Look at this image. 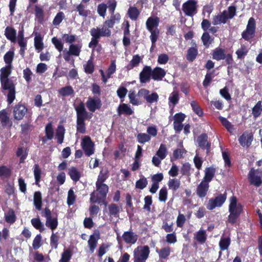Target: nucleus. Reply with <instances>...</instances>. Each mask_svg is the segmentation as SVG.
Instances as JSON below:
<instances>
[{
  "label": "nucleus",
  "instance_id": "nucleus-1",
  "mask_svg": "<svg viewBox=\"0 0 262 262\" xmlns=\"http://www.w3.org/2000/svg\"><path fill=\"white\" fill-rule=\"evenodd\" d=\"M12 66L6 65L0 70V81L2 89L7 91V101L9 104H11L15 99L16 84L10 79L9 77L12 70Z\"/></svg>",
  "mask_w": 262,
  "mask_h": 262
},
{
  "label": "nucleus",
  "instance_id": "nucleus-2",
  "mask_svg": "<svg viewBox=\"0 0 262 262\" xmlns=\"http://www.w3.org/2000/svg\"><path fill=\"white\" fill-rule=\"evenodd\" d=\"M96 191L90 194V203H97L100 205L104 204L106 206V199L108 192V186L104 183H96Z\"/></svg>",
  "mask_w": 262,
  "mask_h": 262
},
{
  "label": "nucleus",
  "instance_id": "nucleus-3",
  "mask_svg": "<svg viewBox=\"0 0 262 262\" xmlns=\"http://www.w3.org/2000/svg\"><path fill=\"white\" fill-rule=\"evenodd\" d=\"M229 211L230 214L228 217V221L231 224L234 225L237 222L243 211V206L241 204H237V198L235 196L230 198Z\"/></svg>",
  "mask_w": 262,
  "mask_h": 262
},
{
  "label": "nucleus",
  "instance_id": "nucleus-4",
  "mask_svg": "<svg viewBox=\"0 0 262 262\" xmlns=\"http://www.w3.org/2000/svg\"><path fill=\"white\" fill-rule=\"evenodd\" d=\"M160 18L157 16H150L147 18L146 21V29L150 33V39L152 43L151 47L155 46L160 34V31L158 28Z\"/></svg>",
  "mask_w": 262,
  "mask_h": 262
},
{
  "label": "nucleus",
  "instance_id": "nucleus-5",
  "mask_svg": "<svg viewBox=\"0 0 262 262\" xmlns=\"http://www.w3.org/2000/svg\"><path fill=\"white\" fill-rule=\"evenodd\" d=\"M236 8L234 5L228 7V10H224L222 12L213 16L212 24L217 25L225 24L228 19H232L236 15Z\"/></svg>",
  "mask_w": 262,
  "mask_h": 262
},
{
  "label": "nucleus",
  "instance_id": "nucleus-6",
  "mask_svg": "<svg viewBox=\"0 0 262 262\" xmlns=\"http://www.w3.org/2000/svg\"><path fill=\"white\" fill-rule=\"evenodd\" d=\"M90 34L92 36L91 41L89 43V47L94 48L99 45V39L101 37H109L111 35V31L107 29L100 30L99 28H93L91 29Z\"/></svg>",
  "mask_w": 262,
  "mask_h": 262
},
{
  "label": "nucleus",
  "instance_id": "nucleus-7",
  "mask_svg": "<svg viewBox=\"0 0 262 262\" xmlns=\"http://www.w3.org/2000/svg\"><path fill=\"white\" fill-rule=\"evenodd\" d=\"M212 57L217 61L225 60L227 64H232L234 60L231 54H226L225 50L223 48H216L212 52Z\"/></svg>",
  "mask_w": 262,
  "mask_h": 262
},
{
  "label": "nucleus",
  "instance_id": "nucleus-8",
  "mask_svg": "<svg viewBox=\"0 0 262 262\" xmlns=\"http://www.w3.org/2000/svg\"><path fill=\"white\" fill-rule=\"evenodd\" d=\"M149 253L148 246H138L134 251V262H146Z\"/></svg>",
  "mask_w": 262,
  "mask_h": 262
},
{
  "label": "nucleus",
  "instance_id": "nucleus-9",
  "mask_svg": "<svg viewBox=\"0 0 262 262\" xmlns=\"http://www.w3.org/2000/svg\"><path fill=\"white\" fill-rule=\"evenodd\" d=\"M256 31V21L255 19L251 17L248 21L246 29L242 33V38L246 41H249L252 39Z\"/></svg>",
  "mask_w": 262,
  "mask_h": 262
},
{
  "label": "nucleus",
  "instance_id": "nucleus-10",
  "mask_svg": "<svg viewBox=\"0 0 262 262\" xmlns=\"http://www.w3.org/2000/svg\"><path fill=\"white\" fill-rule=\"evenodd\" d=\"M198 147L203 150H205L206 154L209 155L211 150V142L206 133H202L196 139Z\"/></svg>",
  "mask_w": 262,
  "mask_h": 262
},
{
  "label": "nucleus",
  "instance_id": "nucleus-11",
  "mask_svg": "<svg viewBox=\"0 0 262 262\" xmlns=\"http://www.w3.org/2000/svg\"><path fill=\"white\" fill-rule=\"evenodd\" d=\"M227 198L226 193H220L215 198L210 199L207 204V208L212 210L215 207H220L225 202Z\"/></svg>",
  "mask_w": 262,
  "mask_h": 262
},
{
  "label": "nucleus",
  "instance_id": "nucleus-12",
  "mask_svg": "<svg viewBox=\"0 0 262 262\" xmlns=\"http://www.w3.org/2000/svg\"><path fill=\"white\" fill-rule=\"evenodd\" d=\"M42 216L46 218V225L52 230H54L58 226L57 217L52 218V213L49 208L46 207L41 212Z\"/></svg>",
  "mask_w": 262,
  "mask_h": 262
},
{
  "label": "nucleus",
  "instance_id": "nucleus-13",
  "mask_svg": "<svg viewBox=\"0 0 262 262\" xmlns=\"http://www.w3.org/2000/svg\"><path fill=\"white\" fill-rule=\"evenodd\" d=\"M74 108L76 112V123H85V120L88 118V113L85 108L84 103L81 101L78 105L75 106Z\"/></svg>",
  "mask_w": 262,
  "mask_h": 262
},
{
  "label": "nucleus",
  "instance_id": "nucleus-14",
  "mask_svg": "<svg viewBox=\"0 0 262 262\" xmlns=\"http://www.w3.org/2000/svg\"><path fill=\"white\" fill-rule=\"evenodd\" d=\"M182 10L185 15L193 16L197 12V2L194 0H188L183 4Z\"/></svg>",
  "mask_w": 262,
  "mask_h": 262
},
{
  "label": "nucleus",
  "instance_id": "nucleus-15",
  "mask_svg": "<svg viewBox=\"0 0 262 262\" xmlns=\"http://www.w3.org/2000/svg\"><path fill=\"white\" fill-rule=\"evenodd\" d=\"M262 172L255 170L253 169L250 170L248 174V179L251 184L256 187L260 186L262 184Z\"/></svg>",
  "mask_w": 262,
  "mask_h": 262
},
{
  "label": "nucleus",
  "instance_id": "nucleus-16",
  "mask_svg": "<svg viewBox=\"0 0 262 262\" xmlns=\"http://www.w3.org/2000/svg\"><path fill=\"white\" fill-rule=\"evenodd\" d=\"M86 106L90 112L94 113L96 110H99L101 107V99L98 97H89L86 102Z\"/></svg>",
  "mask_w": 262,
  "mask_h": 262
},
{
  "label": "nucleus",
  "instance_id": "nucleus-17",
  "mask_svg": "<svg viewBox=\"0 0 262 262\" xmlns=\"http://www.w3.org/2000/svg\"><path fill=\"white\" fill-rule=\"evenodd\" d=\"M81 146L86 156L90 157L94 154V143L89 136H85L82 139Z\"/></svg>",
  "mask_w": 262,
  "mask_h": 262
},
{
  "label": "nucleus",
  "instance_id": "nucleus-18",
  "mask_svg": "<svg viewBox=\"0 0 262 262\" xmlns=\"http://www.w3.org/2000/svg\"><path fill=\"white\" fill-rule=\"evenodd\" d=\"M152 79V69L151 67L145 66L139 74L140 82L141 83H146Z\"/></svg>",
  "mask_w": 262,
  "mask_h": 262
},
{
  "label": "nucleus",
  "instance_id": "nucleus-19",
  "mask_svg": "<svg viewBox=\"0 0 262 262\" xmlns=\"http://www.w3.org/2000/svg\"><path fill=\"white\" fill-rule=\"evenodd\" d=\"M28 111L27 108L23 104H16L13 111L14 118L17 120L23 119Z\"/></svg>",
  "mask_w": 262,
  "mask_h": 262
},
{
  "label": "nucleus",
  "instance_id": "nucleus-20",
  "mask_svg": "<svg viewBox=\"0 0 262 262\" xmlns=\"http://www.w3.org/2000/svg\"><path fill=\"white\" fill-rule=\"evenodd\" d=\"M253 140L252 133L244 132L238 138V142L240 145L243 147H249L251 145Z\"/></svg>",
  "mask_w": 262,
  "mask_h": 262
},
{
  "label": "nucleus",
  "instance_id": "nucleus-21",
  "mask_svg": "<svg viewBox=\"0 0 262 262\" xmlns=\"http://www.w3.org/2000/svg\"><path fill=\"white\" fill-rule=\"evenodd\" d=\"M100 233L98 230L94 231V233L90 236L89 239L88 241L90 251L93 253L97 247L98 241L100 239Z\"/></svg>",
  "mask_w": 262,
  "mask_h": 262
},
{
  "label": "nucleus",
  "instance_id": "nucleus-22",
  "mask_svg": "<svg viewBox=\"0 0 262 262\" xmlns=\"http://www.w3.org/2000/svg\"><path fill=\"white\" fill-rule=\"evenodd\" d=\"M209 188V184L202 181L196 188V192L198 196L200 198H204L207 194Z\"/></svg>",
  "mask_w": 262,
  "mask_h": 262
},
{
  "label": "nucleus",
  "instance_id": "nucleus-23",
  "mask_svg": "<svg viewBox=\"0 0 262 262\" xmlns=\"http://www.w3.org/2000/svg\"><path fill=\"white\" fill-rule=\"evenodd\" d=\"M117 111L118 115L119 116H120L122 115L130 116L134 113V111L131 108L130 105L124 103L120 104L118 106Z\"/></svg>",
  "mask_w": 262,
  "mask_h": 262
},
{
  "label": "nucleus",
  "instance_id": "nucleus-24",
  "mask_svg": "<svg viewBox=\"0 0 262 262\" xmlns=\"http://www.w3.org/2000/svg\"><path fill=\"white\" fill-rule=\"evenodd\" d=\"M166 71L161 67H157L152 69V79L161 81L166 75Z\"/></svg>",
  "mask_w": 262,
  "mask_h": 262
},
{
  "label": "nucleus",
  "instance_id": "nucleus-25",
  "mask_svg": "<svg viewBox=\"0 0 262 262\" xmlns=\"http://www.w3.org/2000/svg\"><path fill=\"white\" fill-rule=\"evenodd\" d=\"M198 55V46L195 43L193 45V46L190 47L187 51L186 55V59L189 62H193L196 58Z\"/></svg>",
  "mask_w": 262,
  "mask_h": 262
},
{
  "label": "nucleus",
  "instance_id": "nucleus-26",
  "mask_svg": "<svg viewBox=\"0 0 262 262\" xmlns=\"http://www.w3.org/2000/svg\"><path fill=\"white\" fill-rule=\"evenodd\" d=\"M122 238L126 244H134L138 239V235L132 231H128L123 233Z\"/></svg>",
  "mask_w": 262,
  "mask_h": 262
},
{
  "label": "nucleus",
  "instance_id": "nucleus-27",
  "mask_svg": "<svg viewBox=\"0 0 262 262\" xmlns=\"http://www.w3.org/2000/svg\"><path fill=\"white\" fill-rule=\"evenodd\" d=\"M216 172V169L213 166L207 167L205 170V176L203 178V181L209 184L214 178Z\"/></svg>",
  "mask_w": 262,
  "mask_h": 262
},
{
  "label": "nucleus",
  "instance_id": "nucleus-28",
  "mask_svg": "<svg viewBox=\"0 0 262 262\" xmlns=\"http://www.w3.org/2000/svg\"><path fill=\"white\" fill-rule=\"evenodd\" d=\"M65 128L62 125H59L56 130L55 138L57 139V142L61 144L63 142L65 134Z\"/></svg>",
  "mask_w": 262,
  "mask_h": 262
},
{
  "label": "nucleus",
  "instance_id": "nucleus-29",
  "mask_svg": "<svg viewBox=\"0 0 262 262\" xmlns=\"http://www.w3.org/2000/svg\"><path fill=\"white\" fill-rule=\"evenodd\" d=\"M33 204L37 210L40 211L41 210L42 206V195L41 193L39 191H35L34 193Z\"/></svg>",
  "mask_w": 262,
  "mask_h": 262
},
{
  "label": "nucleus",
  "instance_id": "nucleus-30",
  "mask_svg": "<svg viewBox=\"0 0 262 262\" xmlns=\"http://www.w3.org/2000/svg\"><path fill=\"white\" fill-rule=\"evenodd\" d=\"M6 37L12 42H15L16 38V31L12 27L8 26L5 31Z\"/></svg>",
  "mask_w": 262,
  "mask_h": 262
},
{
  "label": "nucleus",
  "instance_id": "nucleus-31",
  "mask_svg": "<svg viewBox=\"0 0 262 262\" xmlns=\"http://www.w3.org/2000/svg\"><path fill=\"white\" fill-rule=\"evenodd\" d=\"M156 252L159 254L160 259H166L170 254L171 248L169 246H167L160 250L157 249Z\"/></svg>",
  "mask_w": 262,
  "mask_h": 262
},
{
  "label": "nucleus",
  "instance_id": "nucleus-32",
  "mask_svg": "<svg viewBox=\"0 0 262 262\" xmlns=\"http://www.w3.org/2000/svg\"><path fill=\"white\" fill-rule=\"evenodd\" d=\"M5 221L10 224H12L15 223L16 219L15 212L12 208L9 209L8 211L5 213Z\"/></svg>",
  "mask_w": 262,
  "mask_h": 262
},
{
  "label": "nucleus",
  "instance_id": "nucleus-33",
  "mask_svg": "<svg viewBox=\"0 0 262 262\" xmlns=\"http://www.w3.org/2000/svg\"><path fill=\"white\" fill-rule=\"evenodd\" d=\"M81 44H71L69 46L68 51L72 55V56H78L81 51Z\"/></svg>",
  "mask_w": 262,
  "mask_h": 262
},
{
  "label": "nucleus",
  "instance_id": "nucleus-34",
  "mask_svg": "<svg viewBox=\"0 0 262 262\" xmlns=\"http://www.w3.org/2000/svg\"><path fill=\"white\" fill-rule=\"evenodd\" d=\"M110 216L117 217L119 215L120 207L116 204L111 203L108 206Z\"/></svg>",
  "mask_w": 262,
  "mask_h": 262
},
{
  "label": "nucleus",
  "instance_id": "nucleus-35",
  "mask_svg": "<svg viewBox=\"0 0 262 262\" xmlns=\"http://www.w3.org/2000/svg\"><path fill=\"white\" fill-rule=\"evenodd\" d=\"M0 121L3 126H6L9 123L10 125H12L10 122V118L8 116V113L5 110H2L0 111Z\"/></svg>",
  "mask_w": 262,
  "mask_h": 262
},
{
  "label": "nucleus",
  "instance_id": "nucleus-36",
  "mask_svg": "<svg viewBox=\"0 0 262 262\" xmlns=\"http://www.w3.org/2000/svg\"><path fill=\"white\" fill-rule=\"evenodd\" d=\"M201 39L203 45L207 48L213 41L214 38L211 37L208 32H205L202 34Z\"/></svg>",
  "mask_w": 262,
  "mask_h": 262
},
{
  "label": "nucleus",
  "instance_id": "nucleus-37",
  "mask_svg": "<svg viewBox=\"0 0 262 262\" xmlns=\"http://www.w3.org/2000/svg\"><path fill=\"white\" fill-rule=\"evenodd\" d=\"M60 95L63 97L73 95L74 91L71 85L66 86L61 88L58 91Z\"/></svg>",
  "mask_w": 262,
  "mask_h": 262
},
{
  "label": "nucleus",
  "instance_id": "nucleus-38",
  "mask_svg": "<svg viewBox=\"0 0 262 262\" xmlns=\"http://www.w3.org/2000/svg\"><path fill=\"white\" fill-rule=\"evenodd\" d=\"M68 174L71 179L75 182L78 181L81 177L79 171L75 167H72L69 169Z\"/></svg>",
  "mask_w": 262,
  "mask_h": 262
},
{
  "label": "nucleus",
  "instance_id": "nucleus-39",
  "mask_svg": "<svg viewBox=\"0 0 262 262\" xmlns=\"http://www.w3.org/2000/svg\"><path fill=\"white\" fill-rule=\"evenodd\" d=\"M127 14L132 20H136L140 15V11L137 7L131 6L128 9Z\"/></svg>",
  "mask_w": 262,
  "mask_h": 262
},
{
  "label": "nucleus",
  "instance_id": "nucleus-40",
  "mask_svg": "<svg viewBox=\"0 0 262 262\" xmlns=\"http://www.w3.org/2000/svg\"><path fill=\"white\" fill-rule=\"evenodd\" d=\"M181 182L179 179H170L168 182L169 189L173 191L177 190L180 187Z\"/></svg>",
  "mask_w": 262,
  "mask_h": 262
},
{
  "label": "nucleus",
  "instance_id": "nucleus-41",
  "mask_svg": "<svg viewBox=\"0 0 262 262\" xmlns=\"http://www.w3.org/2000/svg\"><path fill=\"white\" fill-rule=\"evenodd\" d=\"M195 239L200 243L203 244L207 240L206 232L204 230H200L195 234Z\"/></svg>",
  "mask_w": 262,
  "mask_h": 262
},
{
  "label": "nucleus",
  "instance_id": "nucleus-42",
  "mask_svg": "<svg viewBox=\"0 0 262 262\" xmlns=\"http://www.w3.org/2000/svg\"><path fill=\"white\" fill-rule=\"evenodd\" d=\"M141 60V57L139 55H135L133 56V58L130 61L129 63L126 66L127 70H130L134 67L138 66Z\"/></svg>",
  "mask_w": 262,
  "mask_h": 262
},
{
  "label": "nucleus",
  "instance_id": "nucleus-43",
  "mask_svg": "<svg viewBox=\"0 0 262 262\" xmlns=\"http://www.w3.org/2000/svg\"><path fill=\"white\" fill-rule=\"evenodd\" d=\"M31 223L32 226L36 229L38 230L40 232H42L44 231V225L41 222L39 218H33L31 220Z\"/></svg>",
  "mask_w": 262,
  "mask_h": 262
},
{
  "label": "nucleus",
  "instance_id": "nucleus-44",
  "mask_svg": "<svg viewBox=\"0 0 262 262\" xmlns=\"http://www.w3.org/2000/svg\"><path fill=\"white\" fill-rule=\"evenodd\" d=\"M262 112L261 101H258L252 108V114L255 119L259 117Z\"/></svg>",
  "mask_w": 262,
  "mask_h": 262
},
{
  "label": "nucleus",
  "instance_id": "nucleus-45",
  "mask_svg": "<svg viewBox=\"0 0 262 262\" xmlns=\"http://www.w3.org/2000/svg\"><path fill=\"white\" fill-rule=\"evenodd\" d=\"M43 38L40 34L36 35L34 38V46L38 52L41 51L43 49V43L42 42Z\"/></svg>",
  "mask_w": 262,
  "mask_h": 262
},
{
  "label": "nucleus",
  "instance_id": "nucleus-46",
  "mask_svg": "<svg viewBox=\"0 0 262 262\" xmlns=\"http://www.w3.org/2000/svg\"><path fill=\"white\" fill-rule=\"evenodd\" d=\"M45 133L46 135V138H48L49 140H52L53 138L54 130L51 122L48 123L46 125Z\"/></svg>",
  "mask_w": 262,
  "mask_h": 262
},
{
  "label": "nucleus",
  "instance_id": "nucleus-47",
  "mask_svg": "<svg viewBox=\"0 0 262 262\" xmlns=\"http://www.w3.org/2000/svg\"><path fill=\"white\" fill-rule=\"evenodd\" d=\"M128 98L129 99V102L134 105H139L142 103V101L139 100L136 95L135 91H130L128 94Z\"/></svg>",
  "mask_w": 262,
  "mask_h": 262
},
{
  "label": "nucleus",
  "instance_id": "nucleus-48",
  "mask_svg": "<svg viewBox=\"0 0 262 262\" xmlns=\"http://www.w3.org/2000/svg\"><path fill=\"white\" fill-rule=\"evenodd\" d=\"M230 243L231 240L229 237L221 238L219 242L220 249L222 251L227 250L230 245Z\"/></svg>",
  "mask_w": 262,
  "mask_h": 262
},
{
  "label": "nucleus",
  "instance_id": "nucleus-49",
  "mask_svg": "<svg viewBox=\"0 0 262 262\" xmlns=\"http://www.w3.org/2000/svg\"><path fill=\"white\" fill-rule=\"evenodd\" d=\"M167 155L166 146L165 144H161L159 149L156 152V155L161 159H164Z\"/></svg>",
  "mask_w": 262,
  "mask_h": 262
},
{
  "label": "nucleus",
  "instance_id": "nucleus-50",
  "mask_svg": "<svg viewBox=\"0 0 262 262\" xmlns=\"http://www.w3.org/2000/svg\"><path fill=\"white\" fill-rule=\"evenodd\" d=\"M219 119L222 125L227 129L230 133H232L233 129V125L226 118L220 116Z\"/></svg>",
  "mask_w": 262,
  "mask_h": 262
},
{
  "label": "nucleus",
  "instance_id": "nucleus-51",
  "mask_svg": "<svg viewBox=\"0 0 262 262\" xmlns=\"http://www.w3.org/2000/svg\"><path fill=\"white\" fill-rule=\"evenodd\" d=\"M190 105L192 110L196 115L199 117H201L203 115V111L196 101H192L190 102Z\"/></svg>",
  "mask_w": 262,
  "mask_h": 262
},
{
  "label": "nucleus",
  "instance_id": "nucleus-52",
  "mask_svg": "<svg viewBox=\"0 0 262 262\" xmlns=\"http://www.w3.org/2000/svg\"><path fill=\"white\" fill-rule=\"evenodd\" d=\"M76 10L78 12L79 15L83 17H87L90 13V11L85 9L84 5L82 3L77 6Z\"/></svg>",
  "mask_w": 262,
  "mask_h": 262
},
{
  "label": "nucleus",
  "instance_id": "nucleus-53",
  "mask_svg": "<svg viewBox=\"0 0 262 262\" xmlns=\"http://www.w3.org/2000/svg\"><path fill=\"white\" fill-rule=\"evenodd\" d=\"M159 97L157 93L152 92L151 94L149 93L147 95L145 101L147 103L152 104L157 102L159 100Z\"/></svg>",
  "mask_w": 262,
  "mask_h": 262
},
{
  "label": "nucleus",
  "instance_id": "nucleus-54",
  "mask_svg": "<svg viewBox=\"0 0 262 262\" xmlns=\"http://www.w3.org/2000/svg\"><path fill=\"white\" fill-rule=\"evenodd\" d=\"M151 139V137L147 134L139 133L137 136V141L141 144H144L149 142Z\"/></svg>",
  "mask_w": 262,
  "mask_h": 262
},
{
  "label": "nucleus",
  "instance_id": "nucleus-55",
  "mask_svg": "<svg viewBox=\"0 0 262 262\" xmlns=\"http://www.w3.org/2000/svg\"><path fill=\"white\" fill-rule=\"evenodd\" d=\"M248 50L244 45H242L241 47L236 50L235 53L237 55V58L239 59H243L247 55Z\"/></svg>",
  "mask_w": 262,
  "mask_h": 262
},
{
  "label": "nucleus",
  "instance_id": "nucleus-56",
  "mask_svg": "<svg viewBox=\"0 0 262 262\" xmlns=\"http://www.w3.org/2000/svg\"><path fill=\"white\" fill-rule=\"evenodd\" d=\"M34 176L36 184L40 181L41 170L38 164H35L33 167Z\"/></svg>",
  "mask_w": 262,
  "mask_h": 262
},
{
  "label": "nucleus",
  "instance_id": "nucleus-57",
  "mask_svg": "<svg viewBox=\"0 0 262 262\" xmlns=\"http://www.w3.org/2000/svg\"><path fill=\"white\" fill-rule=\"evenodd\" d=\"M14 53L13 51H9L4 56V60L6 65L12 66V63L14 59Z\"/></svg>",
  "mask_w": 262,
  "mask_h": 262
},
{
  "label": "nucleus",
  "instance_id": "nucleus-58",
  "mask_svg": "<svg viewBox=\"0 0 262 262\" xmlns=\"http://www.w3.org/2000/svg\"><path fill=\"white\" fill-rule=\"evenodd\" d=\"M35 14L39 22H42L44 19V12L42 8L37 5L35 6Z\"/></svg>",
  "mask_w": 262,
  "mask_h": 262
},
{
  "label": "nucleus",
  "instance_id": "nucleus-59",
  "mask_svg": "<svg viewBox=\"0 0 262 262\" xmlns=\"http://www.w3.org/2000/svg\"><path fill=\"white\" fill-rule=\"evenodd\" d=\"M72 256V253L70 250H64L61 254L59 262H68L71 259Z\"/></svg>",
  "mask_w": 262,
  "mask_h": 262
},
{
  "label": "nucleus",
  "instance_id": "nucleus-60",
  "mask_svg": "<svg viewBox=\"0 0 262 262\" xmlns=\"http://www.w3.org/2000/svg\"><path fill=\"white\" fill-rule=\"evenodd\" d=\"M76 195L74 193L73 188H71L68 191L67 198V204L70 206L73 205L76 201Z\"/></svg>",
  "mask_w": 262,
  "mask_h": 262
},
{
  "label": "nucleus",
  "instance_id": "nucleus-61",
  "mask_svg": "<svg viewBox=\"0 0 262 262\" xmlns=\"http://www.w3.org/2000/svg\"><path fill=\"white\" fill-rule=\"evenodd\" d=\"M64 18L65 15L63 12H58L53 19V25L56 26L59 25Z\"/></svg>",
  "mask_w": 262,
  "mask_h": 262
},
{
  "label": "nucleus",
  "instance_id": "nucleus-62",
  "mask_svg": "<svg viewBox=\"0 0 262 262\" xmlns=\"http://www.w3.org/2000/svg\"><path fill=\"white\" fill-rule=\"evenodd\" d=\"M11 169L6 166H0V177L9 178L11 175Z\"/></svg>",
  "mask_w": 262,
  "mask_h": 262
},
{
  "label": "nucleus",
  "instance_id": "nucleus-63",
  "mask_svg": "<svg viewBox=\"0 0 262 262\" xmlns=\"http://www.w3.org/2000/svg\"><path fill=\"white\" fill-rule=\"evenodd\" d=\"M32 126L31 120H28L27 123L21 124L20 125L21 133L25 135H28L29 131L31 130Z\"/></svg>",
  "mask_w": 262,
  "mask_h": 262
},
{
  "label": "nucleus",
  "instance_id": "nucleus-64",
  "mask_svg": "<svg viewBox=\"0 0 262 262\" xmlns=\"http://www.w3.org/2000/svg\"><path fill=\"white\" fill-rule=\"evenodd\" d=\"M127 90L126 88L124 86H120L117 91V94L118 97L121 99V102H123L124 101V98L126 96L127 93Z\"/></svg>",
  "mask_w": 262,
  "mask_h": 262
}]
</instances>
